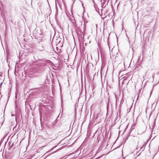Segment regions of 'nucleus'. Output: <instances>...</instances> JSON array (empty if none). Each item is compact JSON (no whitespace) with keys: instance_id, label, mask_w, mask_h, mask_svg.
<instances>
[{"instance_id":"1","label":"nucleus","mask_w":159,"mask_h":159,"mask_svg":"<svg viewBox=\"0 0 159 159\" xmlns=\"http://www.w3.org/2000/svg\"><path fill=\"white\" fill-rule=\"evenodd\" d=\"M56 137L55 136L54 138H53V140Z\"/></svg>"}]
</instances>
